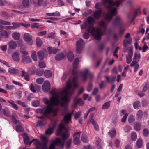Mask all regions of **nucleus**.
Here are the masks:
<instances>
[{
  "instance_id": "nucleus-1",
  "label": "nucleus",
  "mask_w": 149,
  "mask_h": 149,
  "mask_svg": "<svg viewBox=\"0 0 149 149\" xmlns=\"http://www.w3.org/2000/svg\"><path fill=\"white\" fill-rule=\"evenodd\" d=\"M72 82L73 85L72 84L71 81L68 80L65 89L58 92L56 91L51 92V93L53 96L50 98V102L46 98L43 99L44 103L48 105L45 110V114L49 115L52 113L54 116H56L57 113L58 109L53 108L52 105L56 106L60 104L64 107L70 102V99L68 96V94H72L75 89L78 87V85L77 77H73Z\"/></svg>"
},
{
  "instance_id": "nucleus-2",
  "label": "nucleus",
  "mask_w": 149,
  "mask_h": 149,
  "mask_svg": "<svg viewBox=\"0 0 149 149\" xmlns=\"http://www.w3.org/2000/svg\"><path fill=\"white\" fill-rule=\"evenodd\" d=\"M87 21L89 24L87 27V31L95 39L97 40H100L101 36L103 35L104 33L107 29L105 22L103 20H101L99 22L98 24L100 27L95 29L93 25H91L95 21V19L93 18L90 16L88 18Z\"/></svg>"
},
{
  "instance_id": "nucleus-3",
  "label": "nucleus",
  "mask_w": 149,
  "mask_h": 149,
  "mask_svg": "<svg viewBox=\"0 0 149 149\" xmlns=\"http://www.w3.org/2000/svg\"><path fill=\"white\" fill-rule=\"evenodd\" d=\"M65 128L64 126L61 124L59 125L58 130L56 132V135L58 136H61L63 140H62L59 138H57L51 142L49 146V149H54L56 146H60L62 148L64 147L65 140L68 137V134L65 133H63V130Z\"/></svg>"
},
{
  "instance_id": "nucleus-4",
  "label": "nucleus",
  "mask_w": 149,
  "mask_h": 149,
  "mask_svg": "<svg viewBox=\"0 0 149 149\" xmlns=\"http://www.w3.org/2000/svg\"><path fill=\"white\" fill-rule=\"evenodd\" d=\"M40 138L42 141L40 142L37 139H33V144L36 146L37 149H47V145L48 141L47 137L44 136H41Z\"/></svg>"
},
{
  "instance_id": "nucleus-5",
  "label": "nucleus",
  "mask_w": 149,
  "mask_h": 149,
  "mask_svg": "<svg viewBox=\"0 0 149 149\" xmlns=\"http://www.w3.org/2000/svg\"><path fill=\"white\" fill-rule=\"evenodd\" d=\"M32 36L28 33H24L23 36V39L27 44L29 45H32L33 41L32 39Z\"/></svg>"
},
{
  "instance_id": "nucleus-6",
  "label": "nucleus",
  "mask_w": 149,
  "mask_h": 149,
  "mask_svg": "<svg viewBox=\"0 0 149 149\" xmlns=\"http://www.w3.org/2000/svg\"><path fill=\"white\" fill-rule=\"evenodd\" d=\"M124 21L123 19L120 16H117L116 17L113 22L114 26H123Z\"/></svg>"
},
{
  "instance_id": "nucleus-7",
  "label": "nucleus",
  "mask_w": 149,
  "mask_h": 149,
  "mask_svg": "<svg viewBox=\"0 0 149 149\" xmlns=\"http://www.w3.org/2000/svg\"><path fill=\"white\" fill-rule=\"evenodd\" d=\"M81 133V132H76L73 135L74 139L73 142L74 144L76 145H79L80 144L81 141L79 138Z\"/></svg>"
},
{
  "instance_id": "nucleus-8",
  "label": "nucleus",
  "mask_w": 149,
  "mask_h": 149,
  "mask_svg": "<svg viewBox=\"0 0 149 149\" xmlns=\"http://www.w3.org/2000/svg\"><path fill=\"white\" fill-rule=\"evenodd\" d=\"M37 55L38 58L40 60H43L45 57H46L48 56L46 51L45 50L38 51L37 53Z\"/></svg>"
},
{
  "instance_id": "nucleus-9",
  "label": "nucleus",
  "mask_w": 149,
  "mask_h": 149,
  "mask_svg": "<svg viewBox=\"0 0 149 149\" xmlns=\"http://www.w3.org/2000/svg\"><path fill=\"white\" fill-rule=\"evenodd\" d=\"M128 54L126 57L127 63L128 64H130L132 60V58L133 54V51L132 49H130L128 50Z\"/></svg>"
},
{
  "instance_id": "nucleus-10",
  "label": "nucleus",
  "mask_w": 149,
  "mask_h": 149,
  "mask_svg": "<svg viewBox=\"0 0 149 149\" xmlns=\"http://www.w3.org/2000/svg\"><path fill=\"white\" fill-rule=\"evenodd\" d=\"M50 87V84L48 81H45L42 86V89L45 92H48Z\"/></svg>"
},
{
  "instance_id": "nucleus-11",
  "label": "nucleus",
  "mask_w": 149,
  "mask_h": 149,
  "mask_svg": "<svg viewBox=\"0 0 149 149\" xmlns=\"http://www.w3.org/2000/svg\"><path fill=\"white\" fill-rule=\"evenodd\" d=\"M72 116L71 114L68 113L64 116V120L66 124H68L72 123L71 121Z\"/></svg>"
},
{
  "instance_id": "nucleus-12",
  "label": "nucleus",
  "mask_w": 149,
  "mask_h": 149,
  "mask_svg": "<svg viewBox=\"0 0 149 149\" xmlns=\"http://www.w3.org/2000/svg\"><path fill=\"white\" fill-rule=\"evenodd\" d=\"M102 10L101 9L98 10L94 11L93 12V17L95 19H100L101 15Z\"/></svg>"
},
{
  "instance_id": "nucleus-13",
  "label": "nucleus",
  "mask_w": 149,
  "mask_h": 149,
  "mask_svg": "<svg viewBox=\"0 0 149 149\" xmlns=\"http://www.w3.org/2000/svg\"><path fill=\"white\" fill-rule=\"evenodd\" d=\"M89 73V70L87 69H85L81 72V76L84 81H85L87 79V75Z\"/></svg>"
},
{
  "instance_id": "nucleus-14",
  "label": "nucleus",
  "mask_w": 149,
  "mask_h": 149,
  "mask_svg": "<svg viewBox=\"0 0 149 149\" xmlns=\"http://www.w3.org/2000/svg\"><path fill=\"white\" fill-rule=\"evenodd\" d=\"M21 61L22 62L25 63H29L32 61L29 56H22Z\"/></svg>"
},
{
  "instance_id": "nucleus-15",
  "label": "nucleus",
  "mask_w": 149,
  "mask_h": 149,
  "mask_svg": "<svg viewBox=\"0 0 149 149\" xmlns=\"http://www.w3.org/2000/svg\"><path fill=\"white\" fill-rule=\"evenodd\" d=\"M12 57L13 59L15 61L18 62L20 60L19 53L17 52L13 53L12 55Z\"/></svg>"
},
{
  "instance_id": "nucleus-16",
  "label": "nucleus",
  "mask_w": 149,
  "mask_h": 149,
  "mask_svg": "<svg viewBox=\"0 0 149 149\" xmlns=\"http://www.w3.org/2000/svg\"><path fill=\"white\" fill-rule=\"evenodd\" d=\"M46 15L48 16H58L59 17L60 16V14L59 12L56 11L55 12L52 13H46Z\"/></svg>"
},
{
  "instance_id": "nucleus-17",
  "label": "nucleus",
  "mask_w": 149,
  "mask_h": 149,
  "mask_svg": "<svg viewBox=\"0 0 149 149\" xmlns=\"http://www.w3.org/2000/svg\"><path fill=\"white\" fill-rule=\"evenodd\" d=\"M12 36L14 39L18 40L20 38V34L18 32H15L13 33Z\"/></svg>"
},
{
  "instance_id": "nucleus-18",
  "label": "nucleus",
  "mask_w": 149,
  "mask_h": 149,
  "mask_svg": "<svg viewBox=\"0 0 149 149\" xmlns=\"http://www.w3.org/2000/svg\"><path fill=\"white\" fill-rule=\"evenodd\" d=\"M9 47L11 49H14L17 46L16 42L13 41H11L9 43Z\"/></svg>"
},
{
  "instance_id": "nucleus-19",
  "label": "nucleus",
  "mask_w": 149,
  "mask_h": 149,
  "mask_svg": "<svg viewBox=\"0 0 149 149\" xmlns=\"http://www.w3.org/2000/svg\"><path fill=\"white\" fill-rule=\"evenodd\" d=\"M67 57L69 61L71 62L74 58V55L71 52H69L67 54Z\"/></svg>"
},
{
  "instance_id": "nucleus-20",
  "label": "nucleus",
  "mask_w": 149,
  "mask_h": 149,
  "mask_svg": "<svg viewBox=\"0 0 149 149\" xmlns=\"http://www.w3.org/2000/svg\"><path fill=\"white\" fill-rule=\"evenodd\" d=\"M141 56L139 53H135L134 54L133 60L139 62Z\"/></svg>"
},
{
  "instance_id": "nucleus-21",
  "label": "nucleus",
  "mask_w": 149,
  "mask_h": 149,
  "mask_svg": "<svg viewBox=\"0 0 149 149\" xmlns=\"http://www.w3.org/2000/svg\"><path fill=\"white\" fill-rule=\"evenodd\" d=\"M116 131L115 129L110 130L108 132L109 136L111 138H113L116 135Z\"/></svg>"
},
{
  "instance_id": "nucleus-22",
  "label": "nucleus",
  "mask_w": 149,
  "mask_h": 149,
  "mask_svg": "<svg viewBox=\"0 0 149 149\" xmlns=\"http://www.w3.org/2000/svg\"><path fill=\"white\" fill-rule=\"evenodd\" d=\"M142 86L143 87L142 91L144 92L149 88V83L148 82H146L142 85Z\"/></svg>"
},
{
  "instance_id": "nucleus-23",
  "label": "nucleus",
  "mask_w": 149,
  "mask_h": 149,
  "mask_svg": "<svg viewBox=\"0 0 149 149\" xmlns=\"http://www.w3.org/2000/svg\"><path fill=\"white\" fill-rule=\"evenodd\" d=\"M22 3L23 7L25 8H28L30 5L29 0H22Z\"/></svg>"
},
{
  "instance_id": "nucleus-24",
  "label": "nucleus",
  "mask_w": 149,
  "mask_h": 149,
  "mask_svg": "<svg viewBox=\"0 0 149 149\" xmlns=\"http://www.w3.org/2000/svg\"><path fill=\"white\" fill-rule=\"evenodd\" d=\"M8 72L10 74H15L17 73L19 71L17 69L15 68H9L8 69Z\"/></svg>"
},
{
  "instance_id": "nucleus-25",
  "label": "nucleus",
  "mask_w": 149,
  "mask_h": 149,
  "mask_svg": "<svg viewBox=\"0 0 149 149\" xmlns=\"http://www.w3.org/2000/svg\"><path fill=\"white\" fill-rule=\"evenodd\" d=\"M0 34L1 36L5 38H7L9 35V33H8L7 31L6 30H2L1 31Z\"/></svg>"
},
{
  "instance_id": "nucleus-26",
  "label": "nucleus",
  "mask_w": 149,
  "mask_h": 149,
  "mask_svg": "<svg viewBox=\"0 0 149 149\" xmlns=\"http://www.w3.org/2000/svg\"><path fill=\"white\" fill-rule=\"evenodd\" d=\"M77 47H83L84 45L83 40L82 39H80L76 42Z\"/></svg>"
},
{
  "instance_id": "nucleus-27",
  "label": "nucleus",
  "mask_w": 149,
  "mask_h": 149,
  "mask_svg": "<svg viewBox=\"0 0 149 149\" xmlns=\"http://www.w3.org/2000/svg\"><path fill=\"white\" fill-rule=\"evenodd\" d=\"M64 54L63 53L59 54L55 56V58L57 60H61L64 58Z\"/></svg>"
},
{
  "instance_id": "nucleus-28",
  "label": "nucleus",
  "mask_w": 149,
  "mask_h": 149,
  "mask_svg": "<svg viewBox=\"0 0 149 149\" xmlns=\"http://www.w3.org/2000/svg\"><path fill=\"white\" fill-rule=\"evenodd\" d=\"M136 146L138 148H140L142 147L143 145V141L141 139H138L136 141Z\"/></svg>"
},
{
  "instance_id": "nucleus-29",
  "label": "nucleus",
  "mask_w": 149,
  "mask_h": 149,
  "mask_svg": "<svg viewBox=\"0 0 149 149\" xmlns=\"http://www.w3.org/2000/svg\"><path fill=\"white\" fill-rule=\"evenodd\" d=\"M45 76L47 78H49L52 75V72L49 70H46L44 72Z\"/></svg>"
},
{
  "instance_id": "nucleus-30",
  "label": "nucleus",
  "mask_w": 149,
  "mask_h": 149,
  "mask_svg": "<svg viewBox=\"0 0 149 149\" xmlns=\"http://www.w3.org/2000/svg\"><path fill=\"white\" fill-rule=\"evenodd\" d=\"M22 76L24 77V79L27 81H29V75L24 71H22Z\"/></svg>"
},
{
  "instance_id": "nucleus-31",
  "label": "nucleus",
  "mask_w": 149,
  "mask_h": 149,
  "mask_svg": "<svg viewBox=\"0 0 149 149\" xmlns=\"http://www.w3.org/2000/svg\"><path fill=\"white\" fill-rule=\"evenodd\" d=\"M81 138L82 141L84 143H87L88 141L87 136L85 134H82Z\"/></svg>"
},
{
  "instance_id": "nucleus-32",
  "label": "nucleus",
  "mask_w": 149,
  "mask_h": 149,
  "mask_svg": "<svg viewBox=\"0 0 149 149\" xmlns=\"http://www.w3.org/2000/svg\"><path fill=\"white\" fill-rule=\"evenodd\" d=\"M134 129L136 131H139L141 128V125L138 122H136L134 125Z\"/></svg>"
},
{
  "instance_id": "nucleus-33",
  "label": "nucleus",
  "mask_w": 149,
  "mask_h": 149,
  "mask_svg": "<svg viewBox=\"0 0 149 149\" xmlns=\"http://www.w3.org/2000/svg\"><path fill=\"white\" fill-rule=\"evenodd\" d=\"M91 123L93 125L95 129L97 131H98L99 129V127L97 123L94 120H92Z\"/></svg>"
},
{
  "instance_id": "nucleus-34",
  "label": "nucleus",
  "mask_w": 149,
  "mask_h": 149,
  "mask_svg": "<svg viewBox=\"0 0 149 149\" xmlns=\"http://www.w3.org/2000/svg\"><path fill=\"white\" fill-rule=\"evenodd\" d=\"M110 101L105 103L102 106V109H105L108 108L110 106Z\"/></svg>"
},
{
  "instance_id": "nucleus-35",
  "label": "nucleus",
  "mask_w": 149,
  "mask_h": 149,
  "mask_svg": "<svg viewBox=\"0 0 149 149\" xmlns=\"http://www.w3.org/2000/svg\"><path fill=\"white\" fill-rule=\"evenodd\" d=\"M36 42L37 46L38 47H41L42 44V41L39 37L37 38Z\"/></svg>"
},
{
  "instance_id": "nucleus-36",
  "label": "nucleus",
  "mask_w": 149,
  "mask_h": 149,
  "mask_svg": "<svg viewBox=\"0 0 149 149\" xmlns=\"http://www.w3.org/2000/svg\"><path fill=\"white\" fill-rule=\"evenodd\" d=\"M31 57L32 59L34 61H37V58L36 55V52L34 51H32Z\"/></svg>"
},
{
  "instance_id": "nucleus-37",
  "label": "nucleus",
  "mask_w": 149,
  "mask_h": 149,
  "mask_svg": "<svg viewBox=\"0 0 149 149\" xmlns=\"http://www.w3.org/2000/svg\"><path fill=\"white\" fill-rule=\"evenodd\" d=\"M127 39H126L124 40V45L125 47L127 46L128 44H130L132 42L131 38Z\"/></svg>"
},
{
  "instance_id": "nucleus-38",
  "label": "nucleus",
  "mask_w": 149,
  "mask_h": 149,
  "mask_svg": "<svg viewBox=\"0 0 149 149\" xmlns=\"http://www.w3.org/2000/svg\"><path fill=\"white\" fill-rule=\"evenodd\" d=\"M133 105L135 109H138L141 106L140 102L139 101H136L134 102Z\"/></svg>"
},
{
  "instance_id": "nucleus-39",
  "label": "nucleus",
  "mask_w": 149,
  "mask_h": 149,
  "mask_svg": "<svg viewBox=\"0 0 149 149\" xmlns=\"http://www.w3.org/2000/svg\"><path fill=\"white\" fill-rule=\"evenodd\" d=\"M143 116V112L141 110H140L138 111L136 114L137 119L140 120L142 118Z\"/></svg>"
},
{
  "instance_id": "nucleus-40",
  "label": "nucleus",
  "mask_w": 149,
  "mask_h": 149,
  "mask_svg": "<svg viewBox=\"0 0 149 149\" xmlns=\"http://www.w3.org/2000/svg\"><path fill=\"white\" fill-rule=\"evenodd\" d=\"M0 24L2 25L8 26H10L11 25L10 22L1 19H0Z\"/></svg>"
},
{
  "instance_id": "nucleus-41",
  "label": "nucleus",
  "mask_w": 149,
  "mask_h": 149,
  "mask_svg": "<svg viewBox=\"0 0 149 149\" xmlns=\"http://www.w3.org/2000/svg\"><path fill=\"white\" fill-rule=\"evenodd\" d=\"M0 24L2 25L8 26H10L11 25L10 22L1 19H0Z\"/></svg>"
},
{
  "instance_id": "nucleus-42",
  "label": "nucleus",
  "mask_w": 149,
  "mask_h": 149,
  "mask_svg": "<svg viewBox=\"0 0 149 149\" xmlns=\"http://www.w3.org/2000/svg\"><path fill=\"white\" fill-rule=\"evenodd\" d=\"M137 134L135 132H132L131 134V139L133 141H135L137 139Z\"/></svg>"
},
{
  "instance_id": "nucleus-43",
  "label": "nucleus",
  "mask_w": 149,
  "mask_h": 149,
  "mask_svg": "<svg viewBox=\"0 0 149 149\" xmlns=\"http://www.w3.org/2000/svg\"><path fill=\"white\" fill-rule=\"evenodd\" d=\"M79 62V59L78 58H76L73 63V66L74 68H77Z\"/></svg>"
},
{
  "instance_id": "nucleus-44",
  "label": "nucleus",
  "mask_w": 149,
  "mask_h": 149,
  "mask_svg": "<svg viewBox=\"0 0 149 149\" xmlns=\"http://www.w3.org/2000/svg\"><path fill=\"white\" fill-rule=\"evenodd\" d=\"M1 112L6 116H8L9 115V111L7 108L3 109Z\"/></svg>"
},
{
  "instance_id": "nucleus-45",
  "label": "nucleus",
  "mask_w": 149,
  "mask_h": 149,
  "mask_svg": "<svg viewBox=\"0 0 149 149\" xmlns=\"http://www.w3.org/2000/svg\"><path fill=\"white\" fill-rule=\"evenodd\" d=\"M54 128V127H52L48 129L46 132V134L47 135L52 134L53 133Z\"/></svg>"
},
{
  "instance_id": "nucleus-46",
  "label": "nucleus",
  "mask_w": 149,
  "mask_h": 149,
  "mask_svg": "<svg viewBox=\"0 0 149 149\" xmlns=\"http://www.w3.org/2000/svg\"><path fill=\"white\" fill-rule=\"evenodd\" d=\"M134 118L133 115H130L129 116L128 120L130 123H132L134 121Z\"/></svg>"
},
{
  "instance_id": "nucleus-47",
  "label": "nucleus",
  "mask_w": 149,
  "mask_h": 149,
  "mask_svg": "<svg viewBox=\"0 0 149 149\" xmlns=\"http://www.w3.org/2000/svg\"><path fill=\"white\" fill-rule=\"evenodd\" d=\"M16 130L17 132H22L24 131V129L22 127L19 125H17L16 126Z\"/></svg>"
},
{
  "instance_id": "nucleus-48",
  "label": "nucleus",
  "mask_w": 149,
  "mask_h": 149,
  "mask_svg": "<svg viewBox=\"0 0 149 149\" xmlns=\"http://www.w3.org/2000/svg\"><path fill=\"white\" fill-rule=\"evenodd\" d=\"M124 129L125 132H128L131 130V128L130 126L127 125L125 126Z\"/></svg>"
},
{
  "instance_id": "nucleus-49",
  "label": "nucleus",
  "mask_w": 149,
  "mask_h": 149,
  "mask_svg": "<svg viewBox=\"0 0 149 149\" xmlns=\"http://www.w3.org/2000/svg\"><path fill=\"white\" fill-rule=\"evenodd\" d=\"M39 65L40 68H44L46 66V65L44 62L42 60H40V61H39Z\"/></svg>"
},
{
  "instance_id": "nucleus-50",
  "label": "nucleus",
  "mask_w": 149,
  "mask_h": 149,
  "mask_svg": "<svg viewBox=\"0 0 149 149\" xmlns=\"http://www.w3.org/2000/svg\"><path fill=\"white\" fill-rule=\"evenodd\" d=\"M32 105L34 107H37L40 104V102L38 100H36L32 103Z\"/></svg>"
},
{
  "instance_id": "nucleus-51",
  "label": "nucleus",
  "mask_w": 149,
  "mask_h": 149,
  "mask_svg": "<svg viewBox=\"0 0 149 149\" xmlns=\"http://www.w3.org/2000/svg\"><path fill=\"white\" fill-rule=\"evenodd\" d=\"M16 102L18 104L22 105L23 107H26L27 106V105L25 104V103L23 102H22L20 100H17L16 101Z\"/></svg>"
},
{
  "instance_id": "nucleus-52",
  "label": "nucleus",
  "mask_w": 149,
  "mask_h": 149,
  "mask_svg": "<svg viewBox=\"0 0 149 149\" xmlns=\"http://www.w3.org/2000/svg\"><path fill=\"white\" fill-rule=\"evenodd\" d=\"M12 25L14 26H13L14 28V29H15L19 27L20 26V25H21V24H19L17 22H13L12 23Z\"/></svg>"
},
{
  "instance_id": "nucleus-53",
  "label": "nucleus",
  "mask_w": 149,
  "mask_h": 149,
  "mask_svg": "<svg viewBox=\"0 0 149 149\" xmlns=\"http://www.w3.org/2000/svg\"><path fill=\"white\" fill-rule=\"evenodd\" d=\"M105 84V81H102L99 85L100 88L101 89L103 88H104L106 86Z\"/></svg>"
},
{
  "instance_id": "nucleus-54",
  "label": "nucleus",
  "mask_w": 149,
  "mask_h": 149,
  "mask_svg": "<svg viewBox=\"0 0 149 149\" xmlns=\"http://www.w3.org/2000/svg\"><path fill=\"white\" fill-rule=\"evenodd\" d=\"M81 115V111H79L76 113L75 116L74 118L75 119H77L78 118H79Z\"/></svg>"
},
{
  "instance_id": "nucleus-55",
  "label": "nucleus",
  "mask_w": 149,
  "mask_h": 149,
  "mask_svg": "<svg viewBox=\"0 0 149 149\" xmlns=\"http://www.w3.org/2000/svg\"><path fill=\"white\" fill-rule=\"evenodd\" d=\"M20 51L21 53L24 56L25 55H27L28 54V52L24 50L22 48H21L20 49Z\"/></svg>"
},
{
  "instance_id": "nucleus-56",
  "label": "nucleus",
  "mask_w": 149,
  "mask_h": 149,
  "mask_svg": "<svg viewBox=\"0 0 149 149\" xmlns=\"http://www.w3.org/2000/svg\"><path fill=\"white\" fill-rule=\"evenodd\" d=\"M44 79L42 78H39L36 80V82L38 84H40L43 82Z\"/></svg>"
},
{
  "instance_id": "nucleus-57",
  "label": "nucleus",
  "mask_w": 149,
  "mask_h": 149,
  "mask_svg": "<svg viewBox=\"0 0 149 149\" xmlns=\"http://www.w3.org/2000/svg\"><path fill=\"white\" fill-rule=\"evenodd\" d=\"M143 134L144 136H148L149 134L148 130L146 129H144L143 130Z\"/></svg>"
},
{
  "instance_id": "nucleus-58",
  "label": "nucleus",
  "mask_w": 149,
  "mask_h": 149,
  "mask_svg": "<svg viewBox=\"0 0 149 149\" xmlns=\"http://www.w3.org/2000/svg\"><path fill=\"white\" fill-rule=\"evenodd\" d=\"M38 23H33L31 24V27L32 28H38L39 27Z\"/></svg>"
},
{
  "instance_id": "nucleus-59",
  "label": "nucleus",
  "mask_w": 149,
  "mask_h": 149,
  "mask_svg": "<svg viewBox=\"0 0 149 149\" xmlns=\"http://www.w3.org/2000/svg\"><path fill=\"white\" fill-rule=\"evenodd\" d=\"M83 49V47H77V49H76V52L78 54L80 53Z\"/></svg>"
},
{
  "instance_id": "nucleus-60",
  "label": "nucleus",
  "mask_w": 149,
  "mask_h": 149,
  "mask_svg": "<svg viewBox=\"0 0 149 149\" xmlns=\"http://www.w3.org/2000/svg\"><path fill=\"white\" fill-rule=\"evenodd\" d=\"M29 141V139L27 136H26L24 139V143L26 145L28 144Z\"/></svg>"
},
{
  "instance_id": "nucleus-61",
  "label": "nucleus",
  "mask_w": 149,
  "mask_h": 149,
  "mask_svg": "<svg viewBox=\"0 0 149 149\" xmlns=\"http://www.w3.org/2000/svg\"><path fill=\"white\" fill-rule=\"evenodd\" d=\"M77 104H79L80 105H82L84 104V102L82 99H78L77 101Z\"/></svg>"
},
{
  "instance_id": "nucleus-62",
  "label": "nucleus",
  "mask_w": 149,
  "mask_h": 149,
  "mask_svg": "<svg viewBox=\"0 0 149 149\" xmlns=\"http://www.w3.org/2000/svg\"><path fill=\"white\" fill-rule=\"evenodd\" d=\"M6 88L9 90L13 89L15 88V87L13 85H9L8 84H6Z\"/></svg>"
},
{
  "instance_id": "nucleus-63",
  "label": "nucleus",
  "mask_w": 149,
  "mask_h": 149,
  "mask_svg": "<svg viewBox=\"0 0 149 149\" xmlns=\"http://www.w3.org/2000/svg\"><path fill=\"white\" fill-rule=\"evenodd\" d=\"M92 86L93 85L92 83L91 82L90 83L88 86L87 88V91L88 92H90L91 91L92 88Z\"/></svg>"
},
{
  "instance_id": "nucleus-64",
  "label": "nucleus",
  "mask_w": 149,
  "mask_h": 149,
  "mask_svg": "<svg viewBox=\"0 0 149 149\" xmlns=\"http://www.w3.org/2000/svg\"><path fill=\"white\" fill-rule=\"evenodd\" d=\"M55 34L54 33H52L50 34L48 36V38H51L52 39H54L56 37L55 35Z\"/></svg>"
}]
</instances>
